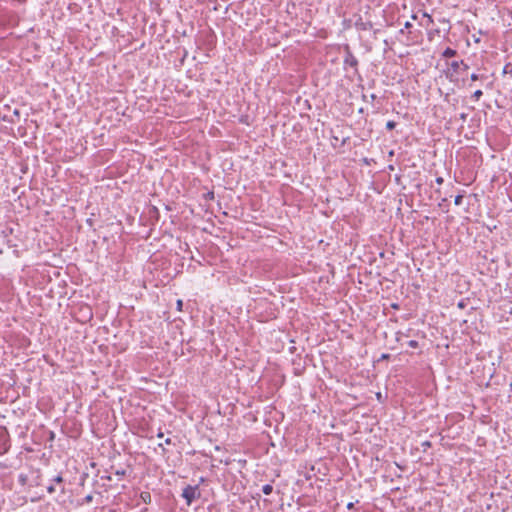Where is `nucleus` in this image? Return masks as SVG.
I'll return each instance as SVG.
<instances>
[{"label":"nucleus","instance_id":"obj_19","mask_svg":"<svg viewBox=\"0 0 512 512\" xmlns=\"http://www.w3.org/2000/svg\"><path fill=\"white\" fill-rule=\"evenodd\" d=\"M469 68V66L463 61V64H461V70L466 71Z\"/></svg>","mask_w":512,"mask_h":512},{"label":"nucleus","instance_id":"obj_20","mask_svg":"<svg viewBox=\"0 0 512 512\" xmlns=\"http://www.w3.org/2000/svg\"><path fill=\"white\" fill-rule=\"evenodd\" d=\"M206 198H207V199H213V198H214V193H213V192H208V193L206 194Z\"/></svg>","mask_w":512,"mask_h":512},{"label":"nucleus","instance_id":"obj_23","mask_svg":"<svg viewBox=\"0 0 512 512\" xmlns=\"http://www.w3.org/2000/svg\"><path fill=\"white\" fill-rule=\"evenodd\" d=\"M354 507V503L353 502H349L347 504V509H352Z\"/></svg>","mask_w":512,"mask_h":512},{"label":"nucleus","instance_id":"obj_24","mask_svg":"<svg viewBox=\"0 0 512 512\" xmlns=\"http://www.w3.org/2000/svg\"><path fill=\"white\" fill-rule=\"evenodd\" d=\"M375 99H376V95L375 94H371L369 96V100L374 101Z\"/></svg>","mask_w":512,"mask_h":512},{"label":"nucleus","instance_id":"obj_10","mask_svg":"<svg viewBox=\"0 0 512 512\" xmlns=\"http://www.w3.org/2000/svg\"><path fill=\"white\" fill-rule=\"evenodd\" d=\"M421 447H422V451L426 452L427 449L431 447V442L430 441H424V442L421 443Z\"/></svg>","mask_w":512,"mask_h":512},{"label":"nucleus","instance_id":"obj_26","mask_svg":"<svg viewBox=\"0 0 512 512\" xmlns=\"http://www.w3.org/2000/svg\"><path fill=\"white\" fill-rule=\"evenodd\" d=\"M165 444H167V445L171 444V439L170 438L165 439Z\"/></svg>","mask_w":512,"mask_h":512},{"label":"nucleus","instance_id":"obj_11","mask_svg":"<svg viewBox=\"0 0 512 512\" xmlns=\"http://www.w3.org/2000/svg\"><path fill=\"white\" fill-rule=\"evenodd\" d=\"M408 347L416 349L418 348L419 344L416 340H410L407 342Z\"/></svg>","mask_w":512,"mask_h":512},{"label":"nucleus","instance_id":"obj_3","mask_svg":"<svg viewBox=\"0 0 512 512\" xmlns=\"http://www.w3.org/2000/svg\"><path fill=\"white\" fill-rule=\"evenodd\" d=\"M344 65H349L350 67H353V68H356L358 65L357 58L352 54V52L349 50L348 46H347L346 56L344 58Z\"/></svg>","mask_w":512,"mask_h":512},{"label":"nucleus","instance_id":"obj_21","mask_svg":"<svg viewBox=\"0 0 512 512\" xmlns=\"http://www.w3.org/2000/svg\"><path fill=\"white\" fill-rule=\"evenodd\" d=\"M411 27H412L411 22H409V21L405 22V24H404V28H405V29H409V28H411Z\"/></svg>","mask_w":512,"mask_h":512},{"label":"nucleus","instance_id":"obj_2","mask_svg":"<svg viewBox=\"0 0 512 512\" xmlns=\"http://www.w3.org/2000/svg\"><path fill=\"white\" fill-rule=\"evenodd\" d=\"M461 64H463V60H454L450 63H448L449 65V68L448 70L445 72V75L446 77L450 80V81H453L454 80V74H457L461 68Z\"/></svg>","mask_w":512,"mask_h":512},{"label":"nucleus","instance_id":"obj_22","mask_svg":"<svg viewBox=\"0 0 512 512\" xmlns=\"http://www.w3.org/2000/svg\"><path fill=\"white\" fill-rule=\"evenodd\" d=\"M435 181H436L437 184L441 185L444 180H443L442 177H437Z\"/></svg>","mask_w":512,"mask_h":512},{"label":"nucleus","instance_id":"obj_12","mask_svg":"<svg viewBox=\"0 0 512 512\" xmlns=\"http://www.w3.org/2000/svg\"><path fill=\"white\" fill-rule=\"evenodd\" d=\"M395 127H396V122H394V121H388L386 123V128L388 130H393Z\"/></svg>","mask_w":512,"mask_h":512},{"label":"nucleus","instance_id":"obj_1","mask_svg":"<svg viewBox=\"0 0 512 512\" xmlns=\"http://www.w3.org/2000/svg\"><path fill=\"white\" fill-rule=\"evenodd\" d=\"M181 496L185 499L186 504L190 506L193 501L200 498L201 491L198 485H187L183 488Z\"/></svg>","mask_w":512,"mask_h":512},{"label":"nucleus","instance_id":"obj_6","mask_svg":"<svg viewBox=\"0 0 512 512\" xmlns=\"http://www.w3.org/2000/svg\"><path fill=\"white\" fill-rule=\"evenodd\" d=\"M502 73L512 77V62H508L504 65Z\"/></svg>","mask_w":512,"mask_h":512},{"label":"nucleus","instance_id":"obj_9","mask_svg":"<svg viewBox=\"0 0 512 512\" xmlns=\"http://www.w3.org/2000/svg\"><path fill=\"white\" fill-rule=\"evenodd\" d=\"M482 95H483L482 90L478 89V90L474 91V93L472 94L471 98L474 101H479V99L482 97Z\"/></svg>","mask_w":512,"mask_h":512},{"label":"nucleus","instance_id":"obj_7","mask_svg":"<svg viewBox=\"0 0 512 512\" xmlns=\"http://www.w3.org/2000/svg\"><path fill=\"white\" fill-rule=\"evenodd\" d=\"M486 78H487V76H485V75H483V74H482V75H480V74H477V73H472V74L470 75V79H471V81L484 80V79H486Z\"/></svg>","mask_w":512,"mask_h":512},{"label":"nucleus","instance_id":"obj_14","mask_svg":"<svg viewBox=\"0 0 512 512\" xmlns=\"http://www.w3.org/2000/svg\"><path fill=\"white\" fill-rule=\"evenodd\" d=\"M53 482L59 484V483H62L63 482V477L61 475H57L54 479H53Z\"/></svg>","mask_w":512,"mask_h":512},{"label":"nucleus","instance_id":"obj_25","mask_svg":"<svg viewBox=\"0 0 512 512\" xmlns=\"http://www.w3.org/2000/svg\"><path fill=\"white\" fill-rule=\"evenodd\" d=\"M177 305H178V308H179V309H181L182 301H181V300H178V301H177Z\"/></svg>","mask_w":512,"mask_h":512},{"label":"nucleus","instance_id":"obj_13","mask_svg":"<svg viewBox=\"0 0 512 512\" xmlns=\"http://www.w3.org/2000/svg\"><path fill=\"white\" fill-rule=\"evenodd\" d=\"M462 200H463V196L462 195H457L455 197V200H454L455 205H457V206L461 205L462 204Z\"/></svg>","mask_w":512,"mask_h":512},{"label":"nucleus","instance_id":"obj_27","mask_svg":"<svg viewBox=\"0 0 512 512\" xmlns=\"http://www.w3.org/2000/svg\"><path fill=\"white\" fill-rule=\"evenodd\" d=\"M458 306H459L460 308H463V307H464V303H463V302H460V303L458 304Z\"/></svg>","mask_w":512,"mask_h":512},{"label":"nucleus","instance_id":"obj_30","mask_svg":"<svg viewBox=\"0 0 512 512\" xmlns=\"http://www.w3.org/2000/svg\"><path fill=\"white\" fill-rule=\"evenodd\" d=\"M363 99H364L365 101H367V96H366V95H363Z\"/></svg>","mask_w":512,"mask_h":512},{"label":"nucleus","instance_id":"obj_5","mask_svg":"<svg viewBox=\"0 0 512 512\" xmlns=\"http://www.w3.org/2000/svg\"><path fill=\"white\" fill-rule=\"evenodd\" d=\"M140 499L142 500L143 503L150 504L151 500H152L150 492H147V491L141 492Z\"/></svg>","mask_w":512,"mask_h":512},{"label":"nucleus","instance_id":"obj_8","mask_svg":"<svg viewBox=\"0 0 512 512\" xmlns=\"http://www.w3.org/2000/svg\"><path fill=\"white\" fill-rule=\"evenodd\" d=\"M262 492L265 495H270L273 492V486L270 484H266L262 487Z\"/></svg>","mask_w":512,"mask_h":512},{"label":"nucleus","instance_id":"obj_18","mask_svg":"<svg viewBox=\"0 0 512 512\" xmlns=\"http://www.w3.org/2000/svg\"><path fill=\"white\" fill-rule=\"evenodd\" d=\"M93 500V496L91 494L87 495L85 498H84V501L86 503H91Z\"/></svg>","mask_w":512,"mask_h":512},{"label":"nucleus","instance_id":"obj_16","mask_svg":"<svg viewBox=\"0 0 512 512\" xmlns=\"http://www.w3.org/2000/svg\"><path fill=\"white\" fill-rule=\"evenodd\" d=\"M423 17L427 18L429 24L433 23L432 17L429 14H427L426 12L423 13Z\"/></svg>","mask_w":512,"mask_h":512},{"label":"nucleus","instance_id":"obj_29","mask_svg":"<svg viewBox=\"0 0 512 512\" xmlns=\"http://www.w3.org/2000/svg\"><path fill=\"white\" fill-rule=\"evenodd\" d=\"M466 114H461V119L465 120Z\"/></svg>","mask_w":512,"mask_h":512},{"label":"nucleus","instance_id":"obj_17","mask_svg":"<svg viewBox=\"0 0 512 512\" xmlns=\"http://www.w3.org/2000/svg\"><path fill=\"white\" fill-rule=\"evenodd\" d=\"M47 491H48V493H50V494L54 493V492H55V486H54V485H52V484H51V485H49V486L47 487Z\"/></svg>","mask_w":512,"mask_h":512},{"label":"nucleus","instance_id":"obj_4","mask_svg":"<svg viewBox=\"0 0 512 512\" xmlns=\"http://www.w3.org/2000/svg\"><path fill=\"white\" fill-rule=\"evenodd\" d=\"M456 55H457V51L455 49L450 48V47H447L442 52V57L443 58H452V57H455Z\"/></svg>","mask_w":512,"mask_h":512},{"label":"nucleus","instance_id":"obj_15","mask_svg":"<svg viewBox=\"0 0 512 512\" xmlns=\"http://www.w3.org/2000/svg\"><path fill=\"white\" fill-rule=\"evenodd\" d=\"M125 474H126V471L124 469L115 471V475L120 476V477L124 476Z\"/></svg>","mask_w":512,"mask_h":512},{"label":"nucleus","instance_id":"obj_28","mask_svg":"<svg viewBox=\"0 0 512 512\" xmlns=\"http://www.w3.org/2000/svg\"><path fill=\"white\" fill-rule=\"evenodd\" d=\"M157 437H158V438H162V437H163V433H161V432H160V433H158Z\"/></svg>","mask_w":512,"mask_h":512}]
</instances>
